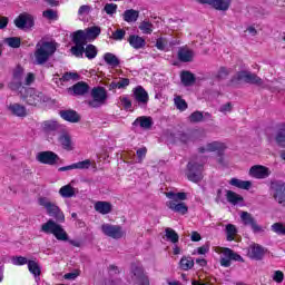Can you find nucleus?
<instances>
[{"label":"nucleus","instance_id":"obj_58","mask_svg":"<svg viewBox=\"0 0 285 285\" xmlns=\"http://www.w3.org/2000/svg\"><path fill=\"white\" fill-rule=\"evenodd\" d=\"M107 14H115L117 12V4L115 3H107L104 8Z\"/></svg>","mask_w":285,"mask_h":285},{"label":"nucleus","instance_id":"obj_25","mask_svg":"<svg viewBox=\"0 0 285 285\" xmlns=\"http://www.w3.org/2000/svg\"><path fill=\"white\" fill-rule=\"evenodd\" d=\"M72 42L75 46H86L88 43V36L83 30H77L72 33Z\"/></svg>","mask_w":285,"mask_h":285},{"label":"nucleus","instance_id":"obj_52","mask_svg":"<svg viewBox=\"0 0 285 285\" xmlns=\"http://www.w3.org/2000/svg\"><path fill=\"white\" fill-rule=\"evenodd\" d=\"M42 17H45V19H49V21H57V19H59V14L52 9L43 11Z\"/></svg>","mask_w":285,"mask_h":285},{"label":"nucleus","instance_id":"obj_27","mask_svg":"<svg viewBox=\"0 0 285 285\" xmlns=\"http://www.w3.org/2000/svg\"><path fill=\"white\" fill-rule=\"evenodd\" d=\"M169 140L171 144H177V141H181V144H188V141H190V135L184 131H177L169 135Z\"/></svg>","mask_w":285,"mask_h":285},{"label":"nucleus","instance_id":"obj_34","mask_svg":"<svg viewBox=\"0 0 285 285\" xmlns=\"http://www.w3.org/2000/svg\"><path fill=\"white\" fill-rule=\"evenodd\" d=\"M226 199L233 206H237V204H242L244 202V197L233 190H226Z\"/></svg>","mask_w":285,"mask_h":285},{"label":"nucleus","instance_id":"obj_35","mask_svg":"<svg viewBox=\"0 0 285 285\" xmlns=\"http://www.w3.org/2000/svg\"><path fill=\"white\" fill-rule=\"evenodd\" d=\"M104 61L108 66H111V68H118L119 63H121V60L112 52H106L104 55Z\"/></svg>","mask_w":285,"mask_h":285},{"label":"nucleus","instance_id":"obj_40","mask_svg":"<svg viewBox=\"0 0 285 285\" xmlns=\"http://www.w3.org/2000/svg\"><path fill=\"white\" fill-rule=\"evenodd\" d=\"M28 268H29V272L31 273V275H33L36 277V279H37V277L39 278L41 276V267L39 266V263H37L35 261H29Z\"/></svg>","mask_w":285,"mask_h":285},{"label":"nucleus","instance_id":"obj_39","mask_svg":"<svg viewBox=\"0 0 285 285\" xmlns=\"http://www.w3.org/2000/svg\"><path fill=\"white\" fill-rule=\"evenodd\" d=\"M59 195H61L65 199H70V197H75V187L65 185L59 189Z\"/></svg>","mask_w":285,"mask_h":285},{"label":"nucleus","instance_id":"obj_60","mask_svg":"<svg viewBox=\"0 0 285 285\" xmlns=\"http://www.w3.org/2000/svg\"><path fill=\"white\" fill-rule=\"evenodd\" d=\"M273 279L277 284H282L284 282V272L282 271L274 272Z\"/></svg>","mask_w":285,"mask_h":285},{"label":"nucleus","instance_id":"obj_32","mask_svg":"<svg viewBox=\"0 0 285 285\" xmlns=\"http://www.w3.org/2000/svg\"><path fill=\"white\" fill-rule=\"evenodd\" d=\"M226 145L219 141H213L207 144V153H217V155H224Z\"/></svg>","mask_w":285,"mask_h":285},{"label":"nucleus","instance_id":"obj_41","mask_svg":"<svg viewBox=\"0 0 285 285\" xmlns=\"http://www.w3.org/2000/svg\"><path fill=\"white\" fill-rule=\"evenodd\" d=\"M139 30H141L142 35H153V30H155V24L150 21L144 20L138 26Z\"/></svg>","mask_w":285,"mask_h":285},{"label":"nucleus","instance_id":"obj_10","mask_svg":"<svg viewBox=\"0 0 285 285\" xmlns=\"http://www.w3.org/2000/svg\"><path fill=\"white\" fill-rule=\"evenodd\" d=\"M36 159L40 164H45L47 166H57V164L61 163L59 155L50 150L38 153Z\"/></svg>","mask_w":285,"mask_h":285},{"label":"nucleus","instance_id":"obj_2","mask_svg":"<svg viewBox=\"0 0 285 285\" xmlns=\"http://www.w3.org/2000/svg\"><path fill=\"white\" fill-rule=\"evenodd\" d=\"M57 52V43L52 41H39L36 45L35 59L37 66H43V63H48V60L52 55Z\"/></svg>","mask_w":285,"mask_h":285},{"label":"nucleus","instance_id":"obj_59","mask_svg":"<svg viewBox=\"0 0 285 285\" xmlns=\"http://www.w3.org/2000/svg\"><path fill=\"white\" fill-rule=\"evenodd\" d=\"M230 75V70L226 67H220L217 73L218 79H226Z\"/></svg>","mask_w":285,"mask_h":285},{"label":"nucleus","instance_id":"obj_6","mask_svg":"<svg viewBox=\"0 0 285 285\" xmlns=\"http://www.w3.org/2000/svg\"><path fill=\"white\" fill-rule=\"evenodd\" d=\"M91 100H88L89 108H101V106H106V101H108V91L104 87H94L91 89Z\"/></svg>","mask_w":285,"mask_h":285},{"label":"nucleus","instance_id":"obj_64","mask_svg":"<svg viewBox=\"0 0 285 285\" xmlns=\"http://www.w3.org/2000/svg\"><path fill=\"white\" fill-rule=\"evenodd\" d=\"M146 153H148V149L146 147H141V148L137 149L136 155H137L139 161H141V159H144V157H146Z\"/></svg>","mask_w":285,"mask_h":285},{"label":"nucleus","instance_id":"obj_15","mask_svg":"<svg viewBox=\"0 0 285 285\" xmlns=\"http://www.w3.org/2000/svg\"><path fill=\"white\" fill-rule=\"evenodd\" d=\"M249 176L254 179H266L271 177V169L266 166L255 165L249 169Z\"/></svg>","mask_w":285,"mask_h":285},{"label":"nucleus","instance_id":"obj_12","mask_svg":"<svg viewBox=\"0 0 285 285\" xmlns=\"http://www.w3.org/2000/svg\"><path fill=\"white\" fill-rule=\"evenodd\" d=\"M101 232L106 237H111V239H121L124 237V228L119 225H111V224H102Z\"/></svg>","mask_w":285,"mask_h":285},{"label":"nucleus","instance_id":"obj_47","mask_svg":"<svg viewBox=\"0 0 285 285\" xmlns=\"http://www.w3.org/2000/svg\"><path fill=\"white\" fill-rule=\"evenodd\" d=\"M92 166V161L90 159H86L82 161H78L73 164V170H88Z\"/></svg>","mask_w":285,"mask_h":285},{"label":"nucleus","instance_id":"obj_30","mask_svg":"<svg viewBox=\"0 0 285 285\" xmlns=\"http://www.w3.org/2000/svg\"><path fill=\"white\" fill-rule=\"evenodd\" d=\"M230 186H235V188H240V190H250V186L253 183L250 180H242L239 178H232L229 180Z\"/></svg>","mask_w":285,"mask_h":285},{"label":"nucleus","instance_id":"obj_56","mask_svg":"<svg viewBox=\"0 0 285 285\" xmlns=\"http://www.w3.org/2000/svg\"><path fill=\"white\" fill-rule=\"evenodd\" d=\"M13 79L18 81H23V68L21 66H18L13 71Z\"/></svg>","mask_w":285,"mask_h":285},{"label":"nucleus","instance_id":"obj_37","mask_svg":"<svg viewBox=\"0 0 285 285\" xmlns=\"http://www.w3.org/2000/svg\"><path fill=\"white\" fill-rule=\"evenodd\" d=\"M223 255L224 257H229L232 262H244V257H242V255L235 253L233 249L228 247L223 248Z\"/></svg>","mask_w":285,"mask_h":285},{"label":"nucleus","instance_id":"obj_46","mask_svg":"<svg viewBox=\"0 0 285 285\" xmlns=\"http://www.w3.org/2000/svg\"><path fill=\"white\" fill-rule=\"evenodd\" d=\"M8 88L9 90H12V92H17L18 90L21 92V89L26 87H23L22 80H16L12 78V80L8 83Z\"/></svg>","mask_w":285,"mask_h":285},{"label":"nucleus","instance_id":"obj_23","mask_svg":"<svg viewBox=\"0 0 285 285\" xmlns=\"http://www.w3.org/2000/svg\"><path fill=\"white\" fill-rule=\"evenodd\" d=\"M193 57H195V53L193 52V50L186 47L179 48L178 50L179 61H181L183 63H189L190 61H193Z\"/></svg>","mask_w":285,"mask_h":285},{"label":"nucleus","instance_id":"obj_36","mask_svg":"<svg viewBox=\"0 0 285 285\" xmlns=\"http://www.w3.org/2000/svg\"><path fill=\"white\" fill-rule=\"evenodd\" d=\"M139 19V11L134 9H128L124 12V21L127 23H135Z\"/></svg>","mask_w":285,"mask_h":285},{"label":"nucleus","instance_id":"obj_50","mask_svg":"<svg viewBox=\"0 0 285 285\" xmlns=\"http://www.w3.org/2000/svg\"><path fill=\"white\" fill-rule=\"evenodd\" d=\"M189 121L191 124H199L200 121H204V112H202V111H194L189 116Z\"/></svg>","mask_w":285,"mask_h":285},{"label":"nucleus","instance_id":"obj_55","mask_svg":"<svg viewBox=\"0 0 285 285\" xmlns=\"http://www.w3.org/2000/svg\"><path fill=\"white\" fill-rule=\"evenodd\" d=\"M83 52H85V46L83 45H75L73 47H71V53L75 57H83Z\"/></svg>","mask_w":285,"mask_h":285},{"label":"nucleus","instance_id":"obj_1","mask_svg":"<svg viewBox=\"0 0 285 285\" xmlns=\"http://www.w3.org/2000/svg\"><path fill=\"white\" fill-rule=\"evenodd\" d=\"M166 197L170 199L166 203L169 210H173V213H178V215H186L188 213V205L184 203L186 199H188V195L186 193L168 191L166 193Z\"/></svg>","mask_w":285,"mask_h":285},{"label":"nucleus","instance_id":"obj_11","mask_svg":"<svg viewBox=\"0 0 285 285\" xmlns=\"http://www.w3.org/2000/svg\"><path fill=\"white\" fill-rule=\"evenodd\" d=\"M187 170V178L189 179V181H194V184H197L198 181H202V179H204V176L202 175V173L204 171V165L197 163H188Z\"/></svg>","mask_w":285,"mask_h":285},{"label":"nucleus","instance_id":"obj_28","mask_svg":"<svg viewBox=\"0 0 285 285\" xmlns=\"http://www.w3.org/2000/svg\"><path fill=\"white\" fill-rule=\"evenodd\" d=\"M58 141L60 146L63 148V150H72V137H70V134L63 132L59 136Z\"/></svg>","mask_w":285,"mask_h":285},{"label":"nucleus","instance_id":"obj_7","mask_svg":"<svg viewBox=\"0 0 285 285\" xmlns=\"http://www.w3.org/2000/svg\"><path fill=\"white\" fill-rule=\"evenodd\" d=\"M240 81H244V83H252L253 86L264 87V80L259 78V76L246 70L238 71L232 78L233 83H240Z\"/></svg>","mask_w":285,"mask_h":285},{"label":"nucleus","instance_id":"obj_53","mask_svg":"<svg viewBox=\"0 0 285 285\" xmlns=\"http://www.w3.org/2000/svg\"><path fill=\"white\" fill-rule=\"evenodd\" d=\"M273 233L276 235H285V224L284 223H274L272 225Z\"/></svg>","mask_w":285,"mask_h":285},{"label":"nucleus","instance_id":"obj_31","mask_svg":"<svg viewBox=\"0 0 285 285\" xmlns=\"http://www.w3.org/2000/svg\"><path fill=\"white\" fill-rule=\"evenodd\" d=\"M180 80L183 86L189 87V86H194V83L197 81V78L190 71H181Z\"/></svg>","mask_w":285,"mask_h":285},{"label":"nucleus","instance_id":"obj_5","mask_svg":"<svg viewBox=\"0 0 285 285\" xmlns=\"http://www.w3.org/2000/svg\"><path fill=\"white\" fill-rule=\"evenodd\" d=\"M38 204L46 208L47 215H49V217H53L56 222H59L60 224L66 222V216L63 215V212H61V208H59L57 204L50 202L47 197H40L38 199Z\"/></svg>","mask_w":285,"mask_h":285},{"label":"nucleus","instance_id":"obj_57","mask_svg":"<svg viewBox=\"0 0 285 285\" xmlns=\"http://www.w3.org/2000/svg\"><path fill=\"white\" fill-rule=\"evenodd\" d=\"M112 37L116 41H121L126 37V30L124 29H117L114 33Z\"/></svg>","mask_w":285,"mask_h":285},{"label":"nucleus","instance_id":"obj_4","mask_svg":"<svg viewBox=\"0 0 285 285\" xmlns=\"http://www.w3.org/2000/svg\"><path fill=\"white\" fill-rule=\"evenodd\" d=\"M41 232L47 235H53L58 242H68V233H66V229L52 219L41 225Z\"/></svg>","mask_w":285,"mask_h":285},{"label":"nucleus","instance_id":"obj_14","mask_svg":"<svg viewBox=\"0 0 285 285\" xmlns=\"http://www.w3.org/2000/svg\"><path fill=\"white\" fill-rule=\"evenodd\" d=\"M14 24L20 30H26V28L30 29L35 26V18L30 13H21L14 20Z\"/></svg>","mask_w":285,"mask_h":285},{"label":"nucleus","instance_id":"obj_16","mask_svg":"<svg viewBox=\"0 0 285 285\" xmlns=\"http://www.w3.org/2000/svg\"><path fill=\"white\" fill-rule=\"evenodd\" d=\"M59 115L65 121L69 124H79L81 121V116L75 109L60 110Z\"/></svg>","mask_w":285,"mask_h":285},{"label":"nucleus","instance_id":"obj_48","mask_svg":"<svg viewBox=\"0 0 285 285\" xmlns=\"http://www.w3.org/2000/svg\"><path fill=\"white\" fill-rule=\"evenodd\" d=\"M4 43H7L10 48H21V38L9 37L4 39Z\"/></svg>","mask_w":285,"mask_h":285},{"label":"nucleus","instance_id":"obj_20","mask_svg":"<svg viewBox=\"0 0 285 285\" xmlns=\"http://www.w3.org/2000/svg\"><path fill=\"white\" fill-rule=\"evenodd\" d=\"M7 110H9L11 112V115H13V117H28V111L26 109V106L19 105L17 102L14 104H10L7 107Z\"/></svg>","mask_w":285,"mask_h":285},{"label":"nucleus","instance_id":"obj_38","mask_svg":"<svg viewBox=\"0 0 285 285\" xmlns=\"http://www.w3.org/2000/svg\"><path fill=\"white\" fill-rule=\"evenodd\" d=\"M165 237L167 238V242H171V244H177V242H179V234L170 227L165 229Z\"/></svg>","mask_w":285,"mask_h":285},{"label":"nucleus","instance_id":"obj_51","mask_svg":"<svg viewBox=\"0 0 285 285\" xmlns=\"http://www.w3.org/2000/svg\"><path fill=\"white\" fill-rule=\"evenodd\" d=\"M80 76L77 72H66L63 76L60 78L62 81H79Z\"/></svg>","mask_w":285,"mask_h":285},{"label":"nucleus","instance_id":"obj_13","mask_svg":"<svg viewBox=\"0 0 285 285\" xmlns=\"http://www.w3.org/2000/svg\"><path fill=\"white\" fill-rule=\"evenodd\" d=\"M240 219L244 226H250L253 233H264V227L257 224V220L255 219V217H253V214L248 212H242Z\"/></svg>","mask_w":285,"mask_h":285},{"label":"nucleus","instance_id":"obj_63","mask_svg":"<svg viewBox=\"0 0 285 285\" xmlns=\"http://www.w3.org/2000/svg\"><path fill=\"white\" fill-rule=\"evenodd\" d=\"M90 10H91L90 6L83 4L79 8L78 14L79 17H82V14H90Z\"/></svg>","mask_w":285,"mask_h":285},{"label":"nucleus","instance_id":"obj_44","mask_svg":"<svg viewBox=\"0 0 285 285\" xmlns=\"http://www.w3.org/2000/svg\"><path fill=\"white\" fill-rule=\"evenodd\" d=\"M85 33L87 35V39H97L101 35V28L100 27H90L87 28Z\"/></svg>","mask_w":285,"mask_h":285},{"label":"nucleus","instance_id":"obj_21","mask_svg":"<svg viewBox=\"0 0 285 285\" xmlns=\"http://www.w3.org/2000/svg\"><path fill=\"white\" fill-rule=\"evenodd\" d=\"M153 117L150 116H140L136 118V120L132 122V126H139L142 128V130H150L154 126Z\"/></svg>","mask_w":285,"mask_h":285},{"label":"nucleus","instance_id":"obj_54","mask_svg":"<svg viewBox=\"0 0 285 285\" xmlns=\"http://www.w3.org/2000/svg\"><path fill=\"white\" fill-rule=\"evenodd\" d=\"M13 266H26L28 264V258L23 256H13L11 259Z\"/></svg>","mask_w":285,"mask_h":285},{"label":"nucleus","instance_id":"obj_42","mask_svg":"<svg viewBox=\"0 0 285 285\" xmlns=\"http://www.w3.org/2000/svg\"><path fill=\"white\" fill-rule=\"evenodd\" d=\"M179 266L181 271H190L195 266V261H193V257L184 256L179 262Z\"/></svg>","mask_w":285,"mask_h":285},{"label":"nucleus","instance_id":"obj_8","mask_svg":"<svg viewBox=\"0 0 285 285\" xmlns=\"http://www.w3.org/2000/svg\"><path fill=\"white\" fill-rule=\"evenodd\" d=\"M20 97L28 104L29 106H37L42 101H46V96L43 92L37 91L35 88H22L20 90Z\"/></svg>","mask_w":285,"mask_h":285},{"label":"nucleus","instance_id":"obj_61","mask_svg":"<svg viewBox=\"0 0 285 285\" xmlns=\"http://www.w3.org/2000/svg\"><path fill=\"white\" fill-rule=\"evenodd\" d=\"M120 101L125 108V110H130V112H132V101H130V99H128V97H122L120 98Z\"/></svg>","mask_w":285,"mask_h":285},{"label":"nucleus","instance_id":"obj_18","mask_svg":"<svg viewBox=\"0 0 285 285\" xmlns=\"http://www.w3.org/2000/svg\"><path fill=\"white\" fill-rule=\"evenodd\" d=\"M199 3H207V6H212L215 10H223L226 12L228 8H230V0H198Z\"/></svg>","mask_w":285,"mask_h":285},{"label":"nucleus","instance_id":"obj_24","mask_svg":"<svg viewBox=\"0 0 285 285\" xmlns=\"http://www.w3.org/2000/svg\"><path fill=\"white\" fill-rule=\"evenodd\" d=\"M275 141L279 148H285V124L277 125Z\"/></svg>","mask_w":285,"mask_h":285},{"label":"nucleus","instance_id":"obj_17","mask_svg":"<svg viewBox=\"0 0 285 285\" xmlns=\"http://www.w3.org/2000/svg\"><path fill=\"white\" fill-rule=\"evenodd\" d=\"M70 91H72L73 97H83L90 92V86L88 82L79 81L69 88Z\"/></svg>","mask_w":285,"mask_h":285},{"label":"nucleus","instance_id":"obj_29","mask_svg":"<svg viewBox=\"0 0 285 285\" xmlns=\"http://www.w3.org/2000/svg\"><path fill=\"white\" fill-rule=\"evenodd\" d=\"M95 210L100 213V215H108L112 213V204L108 202H97L95 204Z\"/></svg>","mask_w":285,"mask_h":285},{"label":"nucleus","instance_id":"obj_62","mask_svg":"<svg viewBox=\"0 0 285 285\" xmlns=\"http://www.w3.org/2000/svg\"><path fill=\"white\" fill-rule=\"evenodd\" d=\"M117 83H118V89L122 90L125 88H128V86H130V79L121 78Z\"/></svg>","mask_w":285,"mask_h":285},{"label":"nucleus","instance_id":"obj_19","mask_svg":"<svg viewBox=\"0 0 285 285\" xmlns=\"http://www.w3.org/2000/svg\"><path fill=\"white\" fill-rule=\"evenodd\" d=\"M134 99L137 101V104L146 106L149 100L148 91H146V89H144L141 86L136 87L134 89Z\"/></svg>","mask_w":285,"mask_h":285},{"label":"nucleus","instance_id":"obj_49","mask_svg":"<svg viewBox=\"0 0 285 285\" xmlns=\"http://www.w3.org/2000/svg\"><path fill=\"white\" fill-rule=\"evenodd\" d=\"M226 235H227V242H233L235 239V235H237V227L233 224H228L226 226Z\"/></svg>","mask_w":285,"mask_h":285},{"label":"nucleus","instance_id":"obj_26","mask_svg":"<svg viewBox=\"0 0 285 285\" xmlns=\"http://www.w3.org/2000/svg\"><path fill=\"white\" fill-rule=\"evenodd\" d=\"M265 254L266 252H264V247H262V245H254L250 247V250H249L250 259H256V262H259L264 259Z\"/></svg>","mask_w":285,"mask_h":285},{"label":"nucleus","instance_id":"obj_33","mask_svg":"<svg viewBox=\"0 0 285 285\" xmlns=\"http://www.w3.org/2000/svg\"><path fill=\"white\" fill-rule=\"evenodd\" d=\"M42 131H45L47 135H50V132H55L59 130V122L55 120H46L41 124Z\"/></svg>","mask_w":285,"mask_h":285},{"label":"nucleus","instance_id":"obj_45","mask_svg":"<svg viewBox=\"0 0 285 285\" xmlns=\"http://www.w3.org/2000/svg\"><path fill=\"white\" fill-rule=\"evenodd\" d=\"M174 104L177 108V110H180V112H184V110H188V102L181 96H176L174 98Z\"/></svg>","mask_w":285,"mask_h":285},{"label":"nucleus","instance_id":"obj_22","mask_svg":"<svg viewBox=\"0 0 285 285\" xmlns=\"http://www.w3.org/2000/svg\"><path fill=\"white\" fill-rule=\"evenodd\" d=\"M128 43L135 50H141V48H146V39L141 38L140 36H137V35L129 36Z\"/></svg>","mask_w":285,"mask_h":285},{"label":"nucleus","instance_id":"obj_9","mask_svg":"<svg viewBox=\"0 0 285 285\" xmlns=\"http://www.w3.org/2000/svg\"><path fill=\"white\" fill-rule=\"evenodd\" d=\"M269 195L279 206H285V183L284 180H272L269 184Z\"/></svg>","mask_w":285,"mask_h":285},{"label":"nucleus","instance_id":"obj_43","mask_svg":"<svg viewBox=\"0 0 285 285\" xmlns=\"http://www.w3.org/2000/svg\"><path fill=\"white\" fill-rule=\"evenodd\" d=\"M85 57H87V59H95L99 52V50H97V47L95 45H87L85 47Z\"/></svg>","mask_w":285,"mask_h":285},{"label":"nucleus","instance_id":"obj_3","mask_svg":"<svg viewBox=\"0 0 285 285\" xmlns=\"http://www.w3.org/2000/svg\"><path fill=\"white\" fill-rule=\"evenodd\" d=\"M129 283L134 285H150V278L144 266L132 263L129 269Z\"/></svg>","mask_w":285,"mask_h":285}]
</instances>
